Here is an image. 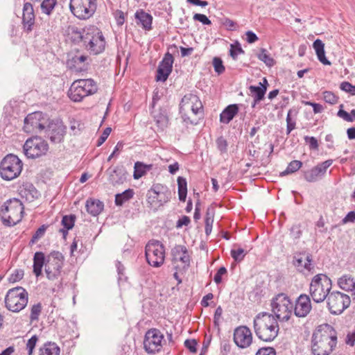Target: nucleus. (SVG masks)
Segmentation results:
<instances>
[{"label": "nucleus", "instance_id": "nucleus-18", "mask_svg": "<svg viewBox=\"0 0 355 355\" xmlns=\"http://www.w3.org/2000/svg\"><path fill=\"white\" fill-rule=\"evenodd\" d=\"M173 62L174 58L173 55L169 52L166 53L157 69L156 81L164 83L168 79L172 72Z\"/></svg>", "mask_w": 355, "mask_h": 355}, {"label": "nucleus", "instance_id": "nucleus-45", "mask_svg": "<svg viewBox=\"0 0 355 355\" xmlns=\"http://www.w3.org/2000/svg\"><path fill=\"white\" fill-rule=\"evenodd\" d=\"M257 56L259 60L263 62L268 67H272L275 63V60L270 56L266 49H261L260 52L257 55Z\"/></svg>", "mask_w": 355, "mask_h": 355}, {"label": "nucleus", "instance_id": "nucleus-9", "mask_svg": "<svg viewBox=\"0 0 355 355\" xmlns=\"http://www.w3.org/2000/svg\"><path fill=\"white\" fill-rule=\"evenodd\" d=\"M97 8V0H70L69 9L78 19L86 20L92 17Z\"/></svg>", "mask_w": 355, "mask_h": 355}, {"label": "nucleus", "instance_id": "nucleus-23", "mask_svg": "<svg viewBox=\"0 0 355 355\" xmlns=\"http://www.w3.org/2000/svg\"><path fill=\"white\" fill-rule=\"evenodd\" d=\"M293 264L300 272L309 275L311 272V254L306 252L296 253L293 257Z\"/></svg>", "mask_w": 355, "mask_h": 355}, {"label": "nucleus", "instance_id": "nucleus-60", "mask_svg": "<svg viewBox=\"0 0 355 355\" xmlns=\"http://www.w3.org/2000/svg\"><path fill=\"white\" fill-rule=\"evenodd\" d=\"M323 94L325 102L332 105L337 103L338 97L333 92L326 91Z\"/></svg>", "mask_w": 355, "mask_h": 355}, {"label": "nucleus", "instance_id": "nucleus-27", "mask_svg": "<svg viewBox=\"0 0 355 355\" xmlns=\"http://www.w3.org/2000/svg\"><path fill=\"white\" fill-rule=\"evenodd\" d=\"M85 34V28H79L74 25L68 26L64 32V35L73 44H83Z\"/></svg>", "mask_w": 355, "mask_h": 355}, {"label": "nucleus", "instance_id": "nucleus-10", "mask_svg": "<svg viewBox=\"0 0 355 355\" xmlns=\"http://www.w3.org/2000/svg\"><path fill=\"white\" fill-rule=\"evenodd\" d=\"M145 256L149 265L159 267L164 262L165 248L159 241H150L145 247Z\"/></svg>", "mask_w": 355, "mask_h": 355}, {"label": "nucleus", "instance_id": "nucleus-46", "mask_svg": "<svg viewBox=\"0 0 355 355\" xmlns=\"http://www.w3.org/2000/svg\"><path fill=\"white\" fill-rule=\"evenodd\" d=\"M302 166V162L301 161L293 160L288 164L286 170L280 173V176H285L293 173L298 171Z\"/></svg>", "mask_w": 355, "mask_h": 355}, {"label": "nucleus", "instance_id": "nucleus-15", "mask_svg": "<svg viewBox=\"0 0 355 355\" xmlns=\"http://www.w3.org/2000/svg\"><path fill=\"white\" fill-rule=\"evenodd\" d=\"M164 339V335L161 331L152 328L148 329L145 334L144 340V348L148 354H155L159 352L162 349V341Z\"/></svg>", "mask_w": 355, "mask_h": 355}, {"label": "nucleus", "instance_id": "nucleus-6", "mask_svg": "<svg viewBox=\"0 0 355 355\" xmlns=\"http://www.w3.org/2000/svg\"><path fill=\"white\" fill-rule=\"evenodd\" d=\"M22 168L21 160L14 154H8L0 163V175L5 180H12L19 176Z\"/></svg>", "mask_w": 355, "mask_h": 355}, {"label": "nucleus", "instance_id": "nucleus-2", "mask_svg": "<svg viewBox=\"0 0 355 355\" xmlns=\"http://www.w3.org/2000/svg\"><path fill=\"white\" fill-rule=\"evenodd\" d=\"M85 37L82 46L90 54L96 55L102 53L106 46L105 38L102 31L96 26L85 27Z\"/></svg>", "mask_w": 355, "mask_h": 355}, {"label": "nucleus", "instance_id": "nucleus-54", "mask_svg": "<svg viewBox=\"0 0 355 355\" xmlns=\"http://www.w3.org/2000/svg\"><path fill=\"white\" fill-rule=\"evenodd\" d=\"M213 65H214V71L218 74L223 73L225 70V67L223 65V60H221V58H220L218 57L214 58Z\"/></svg>", "mask_w": 355, "mask_h": 355}, {"label": "nucleus", "instance_id": "nucleus-17", "mask_svg": "<svg viewBox=\"0 0 355 355\" xmlns=\"http://www.w3.org/2000/svg\"><path fill=\"white\" fill-rule=\"evenodd\" d=\"M67 127L60 119H54L49 122L46 128V134L50 141L54 144L63 141Z\"/></svg>", "mask_w": 355, "mask_h": 355}, {"label": "nucleus", "instance_id": "nucleus-24", "mask_svg": "<svg viewBox=\"0 0 355 355\" xmlns=\"http://www.w3.org/2000/svg\"><path fill=\"white\" fill-rule=\"evenodd\" d=\"M107 173L110 182L114 186L122 184L126 181L128 173L122 165L110 167Z\"/></svg>", "mask_w": 355, "mask_h": 355}, {"label": "nucleus", "instance_id": "nucleus-53", "mask_svg": "<svg viewBox=\"0 0 355 355\" xmlns=\"http://www.w3.org/2000/svg\"><path fill=\"white\" fill-rule=\"evenodd\" d=\"M24 275V272L22 269H16L8 277L10 283H15L20 281Z\"/></svg>", "mask_w": 355, "mask_h": 355}, {"label": "nucleus", "instance_id": "nucleus-57", "mask_svg": "<svg viewBox=\"0 0 355 355\" xmlns=\"http://www.w3.org/2000/svg\"><path fill=\"white\" fill-rule=\"evenodd\" d=\"M37 340L38 337L36 335H33L30 339L28 340L26 343V349L28 350V355L33 354V349L35 347Z\"/></svg>", "mask_w": 355, "mask_h": 355}, {"label": "nucleus", "instance_id": "nucleus-13", "mask_svg": "<svg viewBox=\"0 0 355 355\" xmlns=\"http://www.w3.org/2000/svg\"><path fill=\"white\" fill-rule=\"evenodd\" d=\"M64 261V256L59 251H53L48 255L45 264V272L49 280H54L60 276Z\"/></svg>", "mask_w": 355, "mask_h": 355}, {"label": "nucleus", "instance_id": "nucleus-33", "mask_svg": "<svg viewBox=\"0 0 355 355\" xmlns=\"http://www.w3.org/2000/svg\"><path fill=\"white\" fill-rule=\"evenodd\" d=\"M318 60L324 65H331V62L327 58L324 51V44L320 40H315L312 44Z\"/></svg>", "mask_w": 355, "mask_h": 355}, {"label": "nucleus", "instance_id": "nucleus-14", "mask_svg": "<svg viewBox=\"0 0 355 355\" xmlns=\"http://www.w3.org/2000/svg\"><path fill=\"white\" fill-rule=\"evenodd\" d=\"M350 303L349 296L340 291L329 293L327 297L328 308L333 315L341 314L349 306Z\"/></svg>", "mask_w": 355, "mask_h": 355}, {"label": "nucleus", "instance_id": "nucleus-36", "mask_svg": "<svg viewBox=\"0 0 355 355\" xmlns=\"http://www.w3.org/2000/svg\"><path fill=\"white\" fill-rule=\"evenodd\" d=\"M85 207L89 214L96 216L103 210L104 205L99 200L89 198L86 202Z\"/></svg>", "mask_w": 355, "mask_h": 355}, {"label": "nucleus", "instance_id": "nucleus-22", "mask_svg": "<svg viewBox=\"0 0 355 355\" xmlns=\"http://www.w3.org/2000/svg\"><path fill=\"white\" fill-rule=\"evenodd\" d=\"M199 99V97L193 94L189 93L185 94L180 103V113L181 114V117L183 120V122L186 125H197L198 123V120L197 119H191L185 112H184V106L187 105H191L197 102Z\"/></svg>", "mask_w": 355, "mask_h": 355}, {"label": "nucleus", "instance_id": "nucleus-12", "mask_svg": "<svg viewBox=\"0 0 355 355\" xmlns=\"http://www.w3.org/2000/svg\"><path fill=\"white\" fill-rule=\"evenodd\" d=\"M24 155L31 159H35L45 155L49 144L42 137H34L28 139L23 146Z\"/></svg>", "mask_w": 355, "mask_h": 355}, {"label": "nucleus", "instance_id": "nucleus-55", "mask_svg": "<svg viewBox=\"0 0 355 355\" xmlns=\"http://www.w3.org/2000/svg\"><path fill=\"white\" fill-rule=\"evenodd\" d=\"M293 111L292 110H290L288 112L287 116H286V123H287V128H286V132L287 135H289L291 132L295 128V119H292V114Z\"/></svg>", "mask_w": 355, "mask_h": 355}, {"label": "nucleus", "instance_id": "nucleus-1", "mask_svg": "<svg viewBox=\"0 0 355 355\" xmlns=\"http://www.w3.org/2000/svg\"><path fill=\"white\" fill-rule=\"evenodd\" d=\"M256 336L264 343H272L279 335V325L276 317L268 312H260L253 319Z\"/></svg>", "mask_w": 355, "mask_h": 355}, {"label": "nucleus", "instance_id": "nucleus-47", "mask_svg": "<svg viewBox=\"0 0 355 355\" xmlns=\"http://www.w3.org/2000/svg\"><path fill=\"white\" fill-rule=\"evenodd\" d=\"M245 51L242 49L241 44L236 41L230 44V55L234 60H236L239 54H244Z\"/></svg>", "mask_w": 355, "mask_h": 355}, {"label": "nucleus", "instance_id": "nucleus-31", "mask_svg": "<svg viewBox=\"0 0 355 355\" xmlns=\"http://www.w3.org/2000/svg\"><path fill=\"white\" fill-rule=\"evenodd\" d=\"M239 110V107L237 104L227 105L220 114V121L228 124L238 114Z\"/></svg>", "mask_w": 355, "mask_h": 355}, {"label": "nucleus", "instance_id": "nucleus-41", "mask_svg": "<svg viewBox=\"0 0 355 355\" xmlns=\"http://www.w3.org/2000/svg\"><path fill=\"white\" fill-rule=\"evenodd\" d=\"M135 192L132 189H128L121 193L115 195V205L116 206H121L125 202L130 200L134 196Z\"/></svg>", "mask_w": 355, "mask_h": 355}, {"label": "nucleus", "instance_id": "nucleus-28", "mask_svg": "<svg viewBox=\"0 0 355 355\" xmlns=\"http://www.w3.org/2000/svg\"><path fill=\"white\" fill-rule=\"evenodd\" d=\"M173 261H181L185 266L190 264V256L185 245H176L171 250Z\"/></svg>", "mask_w": 355, "mask_h": 355}, {"label": "nucleus", "instance_id": "nucleus-39", "mask_svg": "<svg viewBox=\"0 0 355 355\" xmlns=\"http://www.w3.org/2000/svg\"><path fill=\"white\" fill-rule=\"evenodd\" d=\"M60 349L55 343L48 342L40 348L39 355H60Z\"/></svg>", "mask_w": 355, "mask_h": 355}, {"label": "nucleus", "instance_id": "nucleus-35", "mask_svg": "<svg viewBox=\"0 0 355 355\" xmlns=\"http://www.w3.org/2000/svg\"><path fill=\"white\" fill-rule=\"evenodd\" d=\"M332 163V159H328L312 168V182L321 179Z\"/></svg>", "mask_w": 355, "mask_h": 355}, {"label": "nucleus", "instance_id": "nucleus-20", "mask_svg": "<svg viewBox=\"0 0 355 355\" xmlns=\"http://www.w3.org/2000/svg\"><path fill=\"white\" fill-rule=\"evenodd\" d=\"M35 15L31 2H25L22 9V28L26 33H30L34 28Z\"/></svg>", "mask_w": 355, "mask_h": 355}, {"label": "nucleus", "instance_id": "nucleus-25", "mask_svg": "<svg viewBox=\"0 0 355 355\" xmlns=\"http://www.w3.org/2000/svg\"><path fill=\"white\" fill-rule=\"evenodd\" d=\"M337 340V334L330 324L325 323L319 325L312 334V340Z\"/></svg>", "mask_w": 355, "mask_h": 355}, {"label": "nucleus", "instance_id": "nucleus-43", "mask_svg": "<svg viewBox=\"0 0 355 355\" xmlns=\"http://www.w3.org/2000/svg\"><path fill=\"white\" fill-rule=\"evenodd\" d=\"M252 96L255 98V101H261L263 99L266 92V86H254L251 85L249 87Z\"/></svg>", "mask_w": 355, "mask_h": 355}, {"label": "nucleus", "instance_id": "nucleus-64", "mask_svg": "<svg viewBox=\"0 0 355 355\" xmlns=\"http://www.w3.org/2000/svg\"><path fill=\"white\" fill-rule=\"evenodd\" d=\"M198 343L196 339H187L184 341V346L192 353H195L197 351Z\"/></svg>", "mask_w": 355, "mask_h": 355}, {"label": "nucleus", "instance_id": "nucleus-49", "mask_svg": "<svg viewBox=\"0 0 355 355\" xmlns=\"http://www.w3.org/2000/svg\"><path fill=\"white\" fill-rule=\"evenodd\" d=\"M42 304L40 302L33 304L31 309L30 320L31 322L37 321L42 312Z\"/></svg>", "mask_w": 355, "mask_h": 355}, {"label": "nucleus", "instance_id": "nucleus-16", "mask_svg": "<svg viewBox=\"0 0 355 355\" xmlns=\"http://www.w3.org/2000/svg\"><path fill=\"white\" fill-rule=\"evenodd\" d=\"M46 114L42 112L28 114L24 119V130L26 132H41L45 128Z\"/></svg>", "mask_w": 355, "mask_h": 355}, {"label": "nucleus", "instance_id": "nucleus-59", "mask_svg": "<svg viewBox=\"0 0 355 355\" xmlns=\"http://www.w3.org/2000/svg\"><path fill=\"white\" fill-rule=\"evenodd\" d=\"M191 110L195 115L199 114H203V106L200 98L195 102V103L191 105Z\"/></svg>", "mask_w": 355, "mask_h": 355}, {"label": "nucleus", "instance_id": "nucleus-4", "mask_svg": "<svg viewBox=\"0 0 355 355\" xmlns=\"http://www.w3.org/2000/svg\"><path fill=\"white\" fill-rule=\"evenodd\" d=\"M97 91V84L93 79H78L71 84L68 96L73 102H80L85 97L93 95Z\"/></svg>", "mask_w": 355, "mask_h": 355}, {"label": "nucleus", "instance_id": "nucleus-26", "mask_svg": "<svg viewBox=\"0 0 355 355\" xmlns=\"http://www.w3.org/2000/svg\"><path fill=\"white\" fill-rule=\"evenodd\" d=\"M311 311V299L305 294L300 295L296 300L294 313L297 317H305Z\"/></svg>", "mask_w": 355, "mask_h": 355}, {"label": "nucleus", "instance_id": "nucleus-19", "mask_svg": "<svg viewBox=\"0 0 355 355\" xmlns=\"http://www.w3.org/2000/svg\"><path fill=\"white\" fill-rule=\"evenodd\" d=\"M234 343L239 348L245 349L248 347L252 342V334L247 326H239L236 327L233 334Z\"/></svg>", "mask_w": 355, "mask_h": 355}, {"label": "nucleus", "instance_id": "nucleus-37", "mask_svg": "<svg viewBox=\"0 0 355 355\" xmlns=\"http://www.w3.org/2000/svg\"><path fill=\"white\" fill-rule=\"evenodd\" d=\"M46 259L42 252H36L33 256V273L36 277L42 275V268L46 264Z\"/></svg>", "mask_w": 355, "mask_h": 355}, {"label": "nucleus", "instance_id": "nucleus-50", "mask_svg": "<svg viewBox=\"0 0 355 355\" xmlns=\"http://www.w3.org/2000/svg\"><path fill=\"white\" fill-rule=\"evenodd\" d=\"M346 332L345 343L353 347L355 345V324L353 327H347Z\"/></svg>", "mask_w": 355, "mask_h": 355}, {"label": "nucleus", "instance_id": "nucleus-42", "mask_svg": "<svg viewBox=\"0 0 355 355\" xmlns=\"http://www.w3.org/2000/svg\"><path fill=\"white\" fill-rule=\"evenodd\" d=\"M177 181H178L179 200L182 202H184L186 200L187 194V180L184 178L180 176L178 178Z\"/></svg>", "mask_w": 355, "mask_h": 355}, {"label": "nucleus", "instance_id": "nucleus-38", "mask_svg": "<svg viewBox=\"0 0 355 355\" xmlns=\"http://www.w3.org/2000/svg\"><path fill=\"white\" fill-rule=\"evenodd\" d=\"M338 285L344 291H352L355 285V279L351 275L345 274L338 278Z\"/></svg>", "mask_w": 355, "mask_h": 355}, {"label": "nucleus", "instance_id": "nucleus-51", "mask_svg": "<svg viewBox=\"0 0 355 355\" xmlns=\"http://www.w3.org/2000/svg\"><path fill=\"white\" fill-rule=\"evenodd\" d=\"M48 227V225H42V226H40L33 235L30 241V244H33L35 242H37L40 239H41L44 235Z\"/></svg>", "mask_w": 355, "mask_h": 355}, {"label": "nucleus", "instance_id": "nucleus-11", "mask_svg": "<svg viewBox=\"0 0 355 355\" xmlns=\"http://www.w3.org/2000/svg\"><path fill=\"white\" fill-rule=\"evenodd\" d=\"M331 287V279L324 274H318L312 278V300L318 303L328 297Z\"/></svg>", "mask_w": 355, "mask_h": 355}, {"label": "nucleus", "instance_id": "nucleus-62", "mask_svg": "<svg viewBox=\"0 0 355 355\" xmlns=\"http://www.w3.org/2000/svg\"><path fill=\"white\" fill-rule=\"evenodd\" d=\"M193 19L195 21L201 22L203 25H211V20L204 14L196 13Z\"/></svg>", "mask_w": 355, "mask_h": 355}, {"label": "nucleus", "instance_id": "nucleus-3", "mask_svg": "<svg viewBox=\"0 0 355 355\" xmlns=\"http://www.w3.org/2000/svg\"><path fill=\"white\" fill-rule=\"evenodd\" d=\"M24 207L17 198L6 200L1 207L0 216L4 225L12 227L19 223L24 216Z\"/></svg>", "mask_w": 355, "mask_h": 355}, {"label": "nucleus", "instance_id": "nucleus-29", "mask_svg": "<svg viewBox=\"0 0 355 355\" xmlns=\"http://www.w3.org/2000/svg\"><path fill=\"white\" fill-rule=\"evenodd\" d=\"M19 193L22 198H25L26 200L33 201L37 199L40 193L35 189L34 185L30 182H25L19 188Z\"/></svg>", "mask_w": 355, "mask_h": 355}, {"label": "nucleus", "instance_id": "nucleus-5", "mask_svg": "<svg viewBox=\"0 0 355 355\" xmlns=\"http://www.w3.org/2000/svg\"><path fill=\"white\" fill-rule=\"evenodd\" d=\"M28 300L27 291L21 286H17L8 291L5 297V304L9 311L19 312L26 306Z\"/></svg>", "mask_w": 355, "mask_h": 355}, {"label": "nucleus", "instance_id": "nucleus-34", "mask_svg": "<svg viewBox=\"0 0 355 355\" xmlns=\"http://www.w3.org/2000/svg\"><path fill=\"white\" fill-rule=\"evenodd\" d=\"M88 59L87 55H74L69 60H68V64L69 67L76 71H83L87 69V64H85V61Z\"/></svg>", "mask_w": 355, "mask_h": 355}, {"label": "nucleus", "instance_id": "nucleus-58", "mask_svg": "<svg viewBox=\"0 0 355 355\" xmlns=\"http://www.w3.org/2000/svg\"><path fill=\"white\" fill-rule=\"evenodd\" d=\"M255 355H276V350L272 347H263L259 348Z\"/></svg>", "mask_w": 355, "mask_h": 355}, {"label": "nucleus", "instance_id": "nucleus-52", "mask_svg": "<svg viewBox=\"0 0 355 355\" xmlns=\"http://www.w3.org/2000/svg\"><path fill=\"white\" fill-rule=\"evenodd\" d=\"M216 144L218 150L220 153H225L227 152L228 143L226 139L223 136L218 137L216 140Z\"/></svg>", "mask_w": 355, "mask_h": 355}, {"label": "nucleus", "instance_id": "nucleus-63", "mask_svg": "<svg viewBox=\"0 0 355 355\" xmlns=\"http://www.w3.org/2000/svg\"><path fill=\"white\" fill-rule=\"evenodd\" d=\"M227 273V270L225 267L222 266V267L219 268V269L218 270V271L216 272V273L215 274L214 277V281L215 282V283L216 284H220L222 282V276L223 275H226Z\"/></svg>", "mask_w": 355, "mask_h": 355}, {"label": "nucleus", "instance_id": "nucleus-56", "mask_svg": "<svg viewBox=\"0 0 355 355\" xmlns=\"http://www.w3.org/2000/svg\"><path fill=\"white\" fill-rule=\"evenodd\" d=\"M245 254L246 253H244V250L243 248L231 250L232 257L237 262L241 261L244 259Z\"/></svg>", "mask_w": 355, "mask_h": 355}, {"label": "nucleus", "instance_id": "nucleus-44", "mask_svg": "<svg viewBox=\"0 0 355 355\" xmlns=\"http://www.w3.org/2000/svg\"><path fill=\"white\" fill-rule=\"evenodd\" d=\"M57 5V0H43L40 8L43 13L50 15Z\"/></svg>", "mask_w": 355, "mask_h": 355}, {"label": "nucleus", "instance_id": "nucleus-40", "mask_svg": "<svg viewBox=\"0 0 355 355\" xmlns=\"http://www.w3.org/2000/svg\"><path fill=\"white\" fill-rule=\"evenodd\" d=\"M153 167L152 164H145L141 162L135 163L133 178L138 180L144 176L148 171H150Z\"/></svg>", "mask_w": 355, "mask_h": 355}, {"label": "nucleus", "instance_id": "nucleus-30", "mask_svg": "<svg viewBox=\"0 0 355 355\" xmlns=\"http://www.w3.org/2000/svg\"><path fill=\"white\" fill-rule=\"evenodd\" d=\"M137 25H140L144 29L150 31L152 29L153 17L144 10H139L135 15Z\"/></svg>", "mask_w": 355, "mask_h": 355}, {"label": "nucleus", "instance_id": "nucleus-48", "mask_svg": "<svg viewBox=\"0 0 355 355\" xmlns=\"http://www.w3.org/2000/svg\"><path fill=\"white\" fill-rule=\"evenodd\" d=\"M76 216L74 214L65 215L62 217L61 224L63 228L71 230L75 224Z\"/></svg>", "mask_w": 355, "mask_h": 355}, {"label": "nucleus", "instance_id": "nucleus-61", "mask_svg": "<svg viewBox=\"0 0 355 355\" xmlns=\"http://www.w3.org/2000/svg\"><path fill=\"white\" fill-rule=\"evenodd\" d=\"M340 88L344 92H348L352 95H355V86L352 85L349 82H343L340 85Z\"/></svg>", "mask_w": 355, "mask_h": 355}, {"label": "nucleus", "instance_id": "nucleus-7", "mask_svg": "<svg viewBox=\"0 0 355 355\" xmlns=\"http://www.w3.org/2000/svg\"><path fill=\"white\" fill-rule=\"evenodd\" d=\"M171 198V193L167 187L154 184L147 193L148 207L155 211L168 202Z\"/></svg>", "mask_w": 355, "mask_h": 355}, {"label": "nucleus", "instance_id": "nucleus-8", "mask_svg": "<svg viewBox=\"0 0 355 355\" xmlns=\"http://www.w3.org/2000/svg\"><path fill=\"white\" fill-rule=\"evenodd\" d=\"M272 311L277 320L287 321L290 319L293 305L289 297L284 293H279L272 300Z\"/></svg>", "mask_w": 355, "mask_h": 355}, {"label": "nucleus", "instance_id": "nucleus-32", "mask_svg": "<svg viewBox=\"0 0 355 355\" xmlns=\"http://www.w3.org/2000/svg\"><path fill=\"white\" fill-rule=\"evenodd\" d=\"M153 118L157 126L161 130H164L168 127L169 119L166 109L163 107L159 108L157 112H154Z\"/></svg>", "mask_w": 355, "mask_h": 355}, {"label": "nucleus", "instance_id": "nucleus-21", "mask_svg": "<svg viewBox=\"0 0 355 355\" xmlns=\"http://www.w3.org/2000/svg\"><path fill=\"white\" fill-rule=\"evenodd\" d=\"M337 340H312L313 355H329L336 347Z\"/></svg>", "mask_w": 355, "mask_h": 355}]
</instances>
